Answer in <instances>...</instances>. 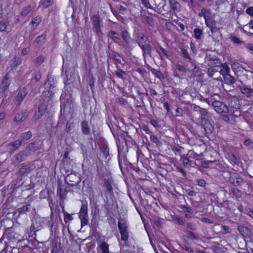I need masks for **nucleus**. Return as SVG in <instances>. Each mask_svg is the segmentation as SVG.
Listing matches in <instances>:
<instances>
[{"label": "nucleus", "mask_w": 253, "mask_h": 253, "mask_svg": "<svg viewBox=\"0 0 253 253\" xmlns=\"http://www.w3.org/2000/svg\"><path fill=\"white\" fill-rule=\"evenodd\" d=\"M81 178L79 175L75 173L68 174L65 177V182L69 186L75 187L77 190L80 188L77 187L78 184L81 182Z\"/></svg>", "instance_id": "obj_1"}, {"label": "nucleus", "mask_w": 253, "mask_h": 253, "mask_svg": "<svg viewBox=\"0 0 253 253\" xmlns=\"http://www.w3.org/2000/svg\"><path fill=\"white\" fill-rule=\"evenodd\" d=\"M118 226L121 235V240L124 241H127L128 238V232L126 220L124 219L119 220Z\"/></svg>", "instance_id": "obj_2"}, {"label": "nucleus", "mask_w": 253, "mask_h": 253, "mask_svg": "<svg viewBox=\"0 0 253 253\" xmlns=\"http://www.w3.org/2000/svg\"><path fill=\"white\" fill-rule=\"evenodd\" d=\"M199 16H204L206 25L211 29V32H213V22L211 19V13L210 10L207 9H203L199 14Z\"/></svg>", "instance_id": "obj_3"}, {"label": "nucleus", "mask_w": 253, "mask_h": 253, "mask_svg": "<svg viewBox=\"0 0 253 253\" xmlns=\"http://www.w3.org/2000/svg\"><path fill=\"white\" fill-rule=\"evenodd\" d=\"M120 168L123 172V169H126L129 170V169H133L136 171L139 170V167H134L132 164L129 162L127 159H118Z\"/></svg>", "instance_id": "obj_4"}, {"label": "nucleus", "mask_w": 253, "mask_h": 253, "mask_svg": "<svg viewBox=\"0 0 253 253\" xmlns=\"http://www.w3.org/2000/svg\"><path fill=\"white\" fill-rule=\"evenodd\" d=\"M201 165L204 168L206 169L217 168V166L219 168H222V167H224L219 160L214 161H202L201 162Z\"/></svg>", "instance_id": "obj_5"}, {"label": "nucleus", "mask_w": 253, "mask_h": 253, "mask_svg": "<svg viewBox=\"0 0 253 253\" xmlns=\"http://www.w3.org/2000/svg\"><path fill=\"white\" fill-rule=\"evenodd\" d=\"M42 228L41 218L38 215L35 216L32 219V223L31 226V232H34L35 234L36 231H39Z\"/></svg>", "instance_id": "obj_6"}, {"label": "nucleus", "mask_w": 253, "mask_h": 253, "mask_svg": "<svg viewBox=\"0 0 253 253\" xmlns=\"http://www.w3.org/2000/svg\"><path fill=\"white\" fill-rule=\"evenodd\" d=\"M213 107L215 111L218 113H227L228 107L220 101H215L213 103Z\"/></svg>", "instance_id": "obj_7"}, {"label": "nucleus", "mask_w": 253, "mask_h": 253, "mask_svg": "<svg viewBox=\"0 0 253 253\" xmlns=\"http://www.w3.org/2000/svg\"><path fill=\"white\" fill-rule=\"evenodd\" d=\"M70 190L67 189V187H64L61 185V183H58L57 193L59 196L60 199L64 201L66 198V195Z\"/></svg>", "instance_id": "obj_8"}, {"label": "nucleus", "mask_w": 253, "mask_h": 253, "mask_svg": "<svg viewBox=\"0 0 253 253\" xmlns=\"http://www.w3.org/2000/svg\"><path fill=\"white\" fill-rule=\"evenodd\" d=\"M112 183L113 180L112 178H105L104 179V186L106 188V193L108 195H112L113 192V187H112Z\"/></svg>", "instance_id": "obj_9"}, {"label": "nucleus", "mask_w": 253, "mask_h": 253, "mask_svg": "<svg viewBox=\"0 0 253 253\" xmlns=\"http://www.w3.org/2000/svg\"><path fill=\"white\" fill-rule=\"evenodd\" d=\"M22 144L21 140H17L13 143H10L7 145V148L9 153L14 152Z\"/></svg>", "instance_id": "obj_10"}, {"label": "nucleus", "mask_w": 253, "mask_h": 253, "mask_svg": "<svg viewBox=\"0 0 253 253\" xmlns=\"http://www.w3.org/2000/svg\"><path fill=\"white\" fill-rule=\"evenodd\" d=\"M237 229L239 232L244 236H250L252 234V231L251 229L243 225L238 226Z\"/></svg>", "instance_id": "obj_11"}, {"label": "nucleus", "mask_w": 253, "mask_h": 253, "mask_svg": "<svg viewBox=\"0 0 253 253\" xmlns=\"http://www.w3.org/2000/svg\"><path fill=\"white\" fill-rule=\"evenodd\" d=\"M31 208V205L30 204H27L23 206L22 207L17 209V211L14 212V214H16L17 213H18V216L20 214H25L29 211Z\"/></svg>", "instance_id": "obj_12"}, {"label": "nucleus", "mask_w": 253, "mask_h": 253, "mask_svg": "<svg viewBox=\"0 0 253 253\" xmlns=\"http://www.w3.org/2000/svg\"><path fill=\"white\" fill-rule=\"evenodd\" d=\"M4 235L6 236V238L8 240H16V238L15 237V233L11 231V230L8 228L5 231Z\"/></svg>", "instance_id": "obj_13"}, {"label": "nucleus", "mask_w": 253, "mask_h": 253, "mask_svg": "<svg viewBox=\"0 0 253 253\" xmlns=\"http://www.w3.org/2000/svg\"><path fill=\"white\" fill-rule=\"evenodd\" d=\"M185 233L187 234L186 237L188 238L195 240H198L199 239L198 235L191 231L187 230L185 231Z\"/></svg>", "instance_id": "obj_14"}, {"label": "nucleus", "mask_w": 253, "mask_h": 253, "mask_svg": "<svg viewBox=\"0 0 253 253\" xmlns=\"http://www.w3.org/2000/svg\"><path fill=\"white\" fill-rule=\"evenodd\" d=\"M98 226V222L96 218H92L90 224V228L93 233L97 231V228Z\"/></svg>", "instance_id": "obj_15"}, {"label": "nucleus", "mask_w": 253, "mask_h": 253, "mask_svg": "<svg viewBox=\"0 0 253 253\" xmlns=\"http://www.w3.org/2000/svg\"><path fill=\"white\" fill-rule=\"evenodd\" d=\"M32 136V133L30 131H28L25 133H23L21 136L20 139L18 140H21L22 141V144L25 141L29 139Z\"/></svg>", "instance_id": "obj_16"}, {"label": "nucleus", "mask_w": 253, "mask_h": 253, "mask_svg": "<svg viewBox=\"0 0 253 253\" xmlns=\"http://www.w3.org/2000/svg\"><path fill=\"white\" fill-rule=\"evenodd\" d=\"M9 84H10V81L9 80V78L6 75L4 77V78L2 82V83L1 84V87L3 90H5L8 87Z\"/></svg>", "instance_id": "obj_17"}, {"label": "nucleus", "mask_w": 253, "mask_h": 253, "mask_svg": "<svg viewBox=\"0 0 253 253\" xmlns=\"http://www.w3.org/2000/svg\"><path fill=\"white\" fill-rule=\"evenodd\" d=\"M243 30L245 32H247V30H249L248 31V33L253 34V21H251L248 24L245 25Z\"/></svg>", "instance_id": "obj_18"}, {"label": "nucleus", "mask_w": 253, "mask_h": 253, "mask_svg": "<svg viewBox=\"0 0 253 253\" xmlns=\"http://www.w3.org/2000/svg\"><path fill=\"white\" fill-rule=\"evenodd\" d=\"M25 116L23 113H19L15 117V121L16 123H21L25 120Z\"/></svg>", "instance_id": "obj_19"}, {"label": "nucleus", "mask_w": 253, "mask_h": 253, "mask_svg": "<svg viewBox=\"0 0 253 253\" xmlns=\"http://www.w3.org/2000/svg\"><path fill=\"white\" fill-rule=\"evenodd\" d=\"M224 81L228 84H232L234 82V78L229 74H224L223 75Z\"/></svg>", "instance_id": "obj_20"}, {"label": "nucleus", "mask_w": 253, "mask_h": 253, "mask_svg": "<svg viewBox=\"0 0 253 253\" xmlns=\"http://www.w3.org/2000/svg\"><path fill=\"white\" fill-rule=\"evenodd\" d=\"M100 248L102 253H109V245L105 242L103 241L101 243Z\"/></svg>", "instance_id": "obj_21"}, {"label": "nucleus", "mask_w": 253, "mask_h": 253, "mask_svg": "<svg viewBox=\"0 0 253 253\" xmlns=\"http://www.w3.org/2000/svg\"><path fill=\"white\" fill-rule=\"evenodd\" d=\"M41 22V19L38 17L34 18L31 21V27L35 29Z\"/></svg>", "instance_id": "obj_22"}, {"label": "nucleus", "mask_w": 253, "mask_h": 253, "mask_svg": "<svg viewBox=\"0 0 253 253\" xmlns=\"http://www.w3.org/2000/svg\"><path fill=\"white\" fill-rule=\"evenodd\" d=\"M221 69H220V72L221 74L224 75L229 74L230 72V68L229 66L226 64L224 63L221 65Z\"/></svg>", "instance_id": "obj_23"}, {"label": "nucleus", "mask_w": 253, "mask_h": 253, "mask_svg": "<svg viewBox=\"0 0 253 253\" xmlns=\"http://www.w3.org/2000/svg\"><path fill=\"white\" fill-rule=\"evenodd\" d=\"M242 93L246 95L247 96H250L253 94V90L248 87H243L241 88Z\"/></svg>", "instance_id": "obj_24"}, {"label": "nucleus", "mask_w": 253, "mask_h": 253, "mask_svg": "<svg viewBox=\"0 0 253 253\" xmlns=\"http://www.w3.org/2000/svg\"><path fill=\"white\" fill-rule=\"evenodd\" d=\"M82 129L83 133L88 134L90 132L89 128L88 126L87 123L86 122H84L82 124Z\"/></svg>", "instance_id": "obj_25"}, {"label": "nucleus", "mask_w": 253, "mask_h": 253, "mask_svg": "<svg viewBox=\"0 0 253 253\" xmlns=\"http://www.w3.org/2000/svg\"><path fill=\"white\" fill-rule=\"evenodd\" d=\"M231 191L237 200H239V198L242 197V192L239 189L237 188H232Z\"/></svg>", "instance_id": "obj_26"}, {"label": "nucleus", "mask_w": 253, "mask_h": 253, "mask_svg": "<svg viewBox=\"0 0 253 253\" xmlns=\"http://www.w3.org/2000/svg\"><path fill=\"white\" fill-rule=\"evenodd\" d=\"M79 215H87V207L86 205H83L82 206Z\"/></svg>", "instance_id": "obj_27"}, {"label": "nucleus", "mask_w": 253, "mask_h": 253, "mask_svg": "<svg viewBox=\"0 0 253 253\" xmlns=\"http://www.w3.org/2000/svg\"><path fill=\"white\" fill-rule=\"evenodd\" d=\"M241 179L240 178H231L230 179V181L231 183L234 185L235 186H238L240 184V183L241 182Z\"/></svg>", "instance_id": "obj_28"}, {"label": "nucleus", "mask_w": 253, "mask_h": 253, "mask_svg": "<svg viewBox=\"0 0 253 253\" xmlns=\"http://www.w3.org/2000/svg\"><path fill=\"white\" fill-rule=\"evenodd\" d=\"M79 218L81 219L82 226L88 223L87 215H79Z\"/></svg>", "instance_id": "obj_29"}, {"label": "nucleus", "mask_w": 253, "mask_h": 253, "mask_svg": "<svg viewBox=\"0 0 253 253\" xmlns=\"http://www.w3.org/2000/svg\"><path fill=\"white\" fill-rule=\"evenodd\" d=\"M37 148V146L35 144H30L26 151H28V153L30 154L32 152H34Z\"/></svg>", "instance_id": "obj_30"}, {"label": "nucleus", "mask_w": 253, "mask_h": 253, "mask_svg": "<svg viewBox=\"0 0 253 253\" xmlns=\"http://www.w3.org/2000/svg\"><path fill=\"white\" fill-rule=\"evenodd\" d=\"M31 6L29 5L24 7L21 11V15L23 16H26L30 12V11H31Z\"/></svg>", "instance_id": "obj_31"}, {"label": "nucleus", "mask_w": 253, "mask_h": 253, "mask_svg": "<svg viewBox=\"0 0 253 253\" xmlns=\"http://www.w3.org/2000/svg\"><path fill=\"white\" fill-rule=\"evenodd\" d=\"M26 95V93L23 90H20L16 96V99L19 101H22Z\"/></svg>", "instance_id": "obj_32"}, {"label": "nucleus", "mask_w": 253, "mask_h": 253, "mask_svg": "<svg viewBox=\"0 0 253 253\" xmlns=\"http://www.w3.org/2000/svg\"><path fill=\"white\" fill-rule=\"evenodd\" d=\"M93 30L96 33H98L100 31V22L98 19L93 22Z\"/></svg>", "instance_id": "obj_33"}, {"label": "nucleus", "mask_w": 253, "mask_h": 253, "mask_svg": "<svg viewBox=\"0 0 253 253\" xmlns=\"http://www.w3.org/2000/svg\"><path fill=\"white\" fill-rule=\"evenodd\" d=\"M153 222L156 226L159 227H161L162 224V222L161 220V218L158 217H153Z\"/></svg>", "instance_id": "obj_34"}, {"label": "nucleus", "mask_w": 253, "mask_h": 253, "mask_svg": "<svg viewBox=\"0 0 253 253\" xmlns=\"http://www.w3.org/2000/svg\"><path fill=\"white\" fill-rule=\"evenodd\" d=\"M101 153L103 154L102 157L107 158L109 156V149L106 146L100 148Z\"/></svg>", "instance_id": "obj_35"}, {"label": "nucleus", "mask_w": 253, "mask_h": 253, "mask_svg": "<svg viewBox=\"0 0 253 253\" xmlns=\"http://www.w3.org/2000/svg\"><path fill=\"white\" fill-rule=\"evenodd\" d=\"M26 248H29L28 245H24L21 249V251L17 248H13L11 250V253H22L21 252ZM30 249V248L29 247Z\"/></svg>", "instance_id": "obj_36"}, {"label": "nucleus", "mask_w": 253, "mask_h": 253, "mask_svg": "<svg viewBox=\"0 0 253 253\" xmlns=\"http://www.w3.org/2000/svg\"><path fill=\"white\" fill-rule=\"evenodd\" d=\"M181 209L182 210H183V211H185L186 212H187L189 213H192V214L193 213V209L191 208H190L186 205L181 206Z\"/></svg>", "instance_id": "obj_37"}, {"label": "nucleus", "mask_w": 253, "mask_h": 253, "mask_svg": "<svg viewBox=\"0 0 253 253\" xmlns=\"http://www.w3.org/2000/svg\"><path fill=\"white\" fill-rule=\"evenodd\" d=\"M194 32L195 38L200 39L202 35V31L199 29H195Z\"/></svg>", "instance_id": "obj_38"}, {"label": "nucleus", "mask_w": 253, "mask_h": 253, "mask_svg": "<svg viewBox=\"0 0 253 253\" xmlns=\"http://www.w3.org/2000/svg\"><path fill=\"white\" fill-rule=\"evenodd\" d=\"M29 169V167L27 166H24L21 168H20L18 171V173H20L21 174H23L25 173Z\"/></svg>", "instance_id": "obj_39"}, {"label": "nucleus", "mask_w": 253, "mask_h": 253, "mask_svg": "<svg viewBox=\"0 0 253 253\" xmlns=\"http://www.w3.org/2000/svg\"><path fill=\"white\" fill-rule=\"evenodd\" d=\"M186 227L191 230L196 231L197 230L196 226L192 222L187 223Z\"/></svg>", "instance_id": "obj_40"}, {"label": "nucleus", "mask_w": 253, "mask_h": 253, "mask_svg": "<svg viewBox=\"0 0 253 253\" xmlns=\"http://www.w3.org/2000/svg\"><path fill=\"white\" fill-rule=\"evenodd\" d=\"M150 140L152 142L155 143L157 145H160V141L157 137L155 135H151Z\"/></svg>", "instance_id": "obj_41"}, {"label": "nucleus", "mask_w": 253, "mask_h": 253, "mask_svg": "<svg viewBox=\"0 0 253 253\" xmlns=\"http://www.w3.org/2000/svg\"><path fill=\"white\" fill-rule=\"evenodd\" d=\"M51 0H42V5L43 6V7L46 8L49 6L51 4Z\"/></svg>", "instance_id": "obj_42"}, {"label": "nucleus", "mask_w": 253, "mask_h": 253, "mask_svg": "<svg viewBox=\"0 0 253 253\" xmlns=\"http://www.w3.org/2000/svg\"><path fill=\"white\" fill-rule=\"evenodd\" d=\"M7 26L6 22V21L2 20L1 21H0V31H4L6 27Z\"/></svg>", "instance_id": "obj_43"}, {"label": "nucleus", "mask_w": 253, "mask_h": 253, "mask_svg": "<svg viewBox=\"0 0 253 253\" xmlns=\"http://www.w3.org/2000/svg\"><path fill=\"white\" fill-rule=\"evenodd\" d=\"M196 182L199 186L204 187L206 185V182L204 179H199L196 180Z\"/></svg>", "instance_id": "obj_44"}, {"label": "nucleus", "mask_w": 253, "mask_h": 253, "mask_svg": "<svg viewBox=\"0 0 253 253\" xmlns=\"http://www.w3.org/2000/svg\"><path fill=\"white\" fill-rule=\"evenodd\" d=\"M63 212L64 213V217H65V222H66V219H67L69 220H72L73 219V217L71 214L67 213L66 211H64V210L63 211Z\"/></svg>", "instance_id": "obj_45"}, {"label": "nucleus", "mask_w": 253, "mask_h": 253, "mask_svg": "<svg viewBox=\"0 0 253 253\" xmlns=\"http://www.w3.org/2000/svg\"><path fill=\"white\" fill-rule=\"evenodd\" d=\"M181 248L182 249L185 250V251H187L188 252L193 253L194 251L193 250L188 246H187L186 245H183L181 246Z\"/></svg>", "instance_id": "obj_46"}, {"label": "nucleus", "mask_w": 253, "mask_h": 253, "mask_svg": "<svg viewBox=\"0 0 253 253\" xmlns=\"http://www.w3.org/2000/svg\"><path fill=\"white\" fill-rule=\"evenodd\" d=\"M183 164L185 167H189L191 165L189 159H183Z\"/></svg>", "instance_id": "obj_47"}, {"label": "nucleus", "mask_w": 253, "mask_h": 253, "mask_svg": "<svg viewBox=\"0 0 253 253\" xmlns=\"http://www.w3.org/2000/svg\"><path fill=\"white\" fill-rule=\"evenodd\" d=\"M201 221L207 223L211 224L213 223V221L207 217H203L201 218Z\"/></svg>", "instance_id": "obj_48"}, {"label": "nucleus", "mask_w": 253, "mask_h": 253, "mask_svg": "<svg viewBox=\"0 0 253 253\" xmlns=\"http://www.w3.org/2000/svg\"><path fill=\"white\" fill-rule=\"evenodd\" d=\"M246 13L251 15L253 16V7L251 6L246 9Z\"/></svg>", "instance_id": "obj_49"}, {"label": "nucleus", "mask_w": 253, "mask_h": 253, "mask_svg": "<svg viewBox=\"0 0 253 253\" xmlns=\"http://www.w3.org/2000/svg\"><path fill=\"white\" fill-rule=\"evenodd\" d=\"M125 72L122 70H119L116 72L117 76L121 78H123V76L125 75Z\"/></svg>", "instance_id": "obj_50"}, {"label": "nucleus", "mask_w": 253, "mask_h": 253, "mask_svg": "<svg viewBox=\"0 0 253 253\" xmlns=\"http://www.w3.org/2000/svg\"><path fill=\"white\" fill-rule=\"evenodd\" d=\"M244 144L248 147H251L252 146V141L250 139H247L245 141Z\"/></svg>", "instance_id": "obj_51"}, {"label": "nucleus", "mask_w": 253, "mask_h": 253, "mask_svg": "<svg viewBox=\"0 0 253 253\" xmlns=\"http://www.w3.org/2000/svg\"><path fill=\"white\" fill-rule=\"evenodd\" d=\"M109 36L112 37V38H118V35L113 31L110 32L109 34Z\"/></svg>", "instance_id": "obj_52"}, {"label": "nucleus", "mask_w": 253, "mask_h": 253, "mask_svg": "<svg viewBox=\"0 0 253 253\" xmlns=\"http://www.w3.org/2000/svg\"><path fill=\"white\" fill-rule=\"evenodd\" d=\"M187 192V194L189 196H196V194H197V192L194 191H192V190H187L186 191Z\"/></svg>", "instance_id": "obj_53"}, {"label": "nucleus", "mask_w": 253, "mask_h": 253, "mask_svg": "<svg viewBox=\"0 0 253 253\" xmlns=\"http://www.w3.org/2000/svg\"><path fill=\"white\" fill-rule=\"evenodd\" d=\"M231 40L232 42L235 43H239L241 42L239 38H236L235 37H232Z\"/></svg>", "instance_id": "obj_54"}, {"label": "nucleus", "mask_w": 253, "mask_h": 253, "mask_svg": "<svg viewBox=\"0 0 253 253\" xmlns=\"http://www.w3.org/2000/svg\"><path fill=\"white\" fill-rule=\"evenodd\" d=\"M13 64H12V66L13 67H15L17 65H18V64H20V61L18 59H17L16 58L13 59Z\"/></svg>", "instance_id": "obj_55"}, {"label": "nucleus", "mask_w": 253, "mask_h": 253, "mask_svg": "<svg viewBox=\"0 0 253 253\" xmlns=\"http://www.w3.org/2000/svg\"><path fill=\"white\" fill-rule=\"evenodd\" d=\"M247 214L253 218V210L251 209H249L247 210Z\"/></svg>", "instance_id": "obj_56"}, {"label": "nucleus", "mask_w": 253, "mask_h": 253, "mask_svg": "<svg viewBox=\"0 0 253 253\" xmlns=\"http://www.w3.org/2000/svg\"><path fill=\"white\" fill-rule=\"evenodd\" d=\"M221 228L224 231L225 233H228L229 232V227L228 226L225 225H221Z\"/></svg>", "instance_id": "obj_57"}, {"label": "nucleus", "mask_w": 253, "mask_h": 253, "mask_svg": "<svg viewBox=\"0 0 253 253\" xmlns=\"http://www.w3.org/2000/svg\"><path fill=\"white\" fill-rule=\"evenodd\" d=\"M176 169H177L179 172H181V173H182L183 176L184 177H185V176H186V174L185 172L183 170V169H182L181 167H179V166H177V168H176Z\"/></svg>", "instance_id": "obj_58"}, {"label": "nucleus", "mask_w": 253, "mask_h": 253, "mask_svg": "<svg viewBox=\"0 0 253 253\" xmlns=\"http://www.w3.org/2000/svg\"><path fill=\"white\" fill-rule=\"evenodd\" d=\"M142 3L145 6V7H148L149 6L150 4L148 1V0H141Z\"/></svg>", "instance_id": "obj_59"}, {"label": "nucleus", "mask_w": 253, "mask_h": 253, "mask_svg": "<svg viewBox=\"0 0 253 253\" xmlns=\"http://www.w3.org/2000/svg\"><path fill=\"white\" fill-rule=\"evenodd\" d=\"M173 2V4L175 5V9H177L179 7V6L178 3L176 1H175L174 0H170V2L171 3H172Z\"/></svg>", "instance_id": "obj_60"}, {"label": "nucleus", "mask_w": 253, "mask_h": 253, "mask_svg": "<svg viewBox=\"0 0 253 253\" xmlns=\"http://www.w3.org/2000/svg\"><path fill=\"white\" fill-rule=\"evenodd\" d=\"M247 47L250 49V50L253 51V44L252 43H250V44H248L247 46Z\"/></svg>", "instance_id": "obj_61"}, {"label": "nucleus", "mask_w": 253, "mask_h": 253, "mask_svg": "<svg viewBox=\"0 0 253 253\" xmlns=\"http://www.w3.org/2000/svg\"><path fill=\"white\" fill-rule=\"evenodd\" d=\"M176 220L177 221V222L180 224V225H184V222L183 221H182V220H181L180 218H176Z\"/></svg>", "instance_id": "obj_62"}, {"label": "nucleus", "mask_w": 253, "mask_h": 253, "mask_svg": "<svg viewBox=\"0 0 253 253\" xmlns=\"http://www.w3.org/2000/svg\"><path fill=\"white\" fill-rule=\"evenodd\" d=\"M176 112L177 113V115L180 116L182 112V109L181 108H177Z\"/></svg>", "instance_id": "obj_63"}, {"label": "nucleus", "mask_w": 253, "mask_h": 253, "mask_svg": "<svg viewBox=\"0 0 253 253\" xmlns=\"http://www.w3.org/2000/svg\"><path fill=\"white\" fill-rule=\"evenodd\" d=\"M161 50L162 52L163 53L164 55H165V56L168 57L167 52V51L165 49H164L163 48H161Z\"/></svg>", "instance_id": "obj_64"}]
</instances>
